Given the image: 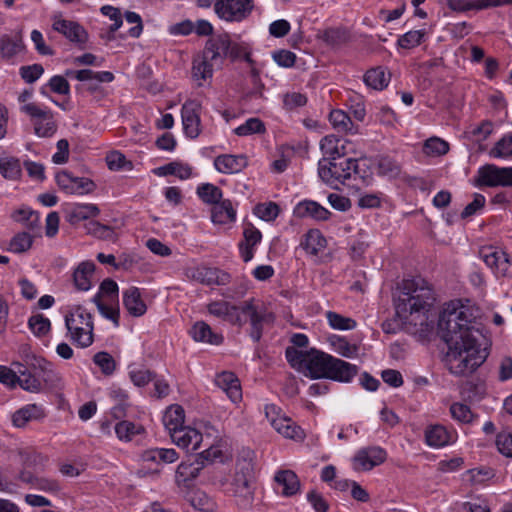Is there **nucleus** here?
I'll return each instance as SVG.
<instances>
[{
	"label": "nucleus",
	"mask_w": 512,
	"mask_h": 512,
	"mask_svg": "<svg viewBox=\"0 0 512 512\" xmlns=\"http://www.w3.org/2000/svg\"><path fill=\"white\" fill-rule=\"evenodd\" d=\"M438 334L448 346L445 365L455 376L472 374L488 357L487 340L475 327V316L468 306L447 304L439 316Z\"/></svg>",
	"instance_id": "f257e3e1"
},
{
	"label": "nucleus",
	"mask_w": 512,
	"mask_h": 512,
	"mask_svg": "<svg viewBox=\"0 0 512 512\" xmlns=\"http://www.w3.org/2000/svg\"><path fill=\"white\" fill-rule=\"evenodd\" d=\"M207 310L209 314L238 327H242L248 318L249 335L255 342L260 341L264 325L272 324L275 319L272 312L263 305L254 304L253 300L245 301L240 306L224 300L213 301L207 305Z\"/></svg>",
	"instance_id": "f03ea898"
},
{
	"label": "nucleus",
	"mask_w": 512,
	"mask_h": 512,
	"mask_svg": "<svg viewBox=\"0 0 512 512\" xmlns=\"http://www.w3.org/2000/svg\"><path fill=\"white\" fill-rule=\"evenodd\" d=\"M236 58L238 56V46L232 44L227 34L210 38L201 54L193 58L191 74L192 79L197 86H204L209 83L213 77L214 68L222 66L227 56Z\"/></svg>",
	"instance_id": "7ed1b4c3"
},
{
	"label": "nucleus",
	"mask_w": 512,
	"mask_h": 512,
	"mask_svg": "<svg viewBox=\"0 0 512 512\" xmlns=\"http://www.w3.org/2000/svg\"><path fill=\"white\" fill-rule=\"evenodd\" d=\"M434 301V292L426 280L420 277L405 279L395 300L396 314L400 318H409L427 313L432 310Z\"/></svg>",
	"instance_id": "20e7f679"
},
{
	"label": "nucleus",
	"mask_w": 512,
	"mask_h": 512,
	"mask_svg": "<svg viewBox=\"0 0 512 512\" xmlns=\"http://www.w3.org/2000/svg\"><path fill=\"white\" fill-rule=\"evenodd\" d=\"M65 325L70 339L80 348H87L94 341L92 315L81 306L75 307L65 316Z\"/></svg>",
	"instance_id": "39448f33"
},
{
	"label": "nucleus",
	"mask_w": 512,
	"mask_h": 512,
	"mask_svg": "<svg viewBox=\"0 0 512 512\" xmlns=\"http://www.w3.org/2000/svg\"><path fill=\"white\" fill-rule=\"evenodd\" d=\"M357 169L358 161L355 158L320 159L318 162L319 177L332 188H338L340 184H345L354 174H357Z\"/></svg>",
	"instance_id": "423d86ee"
},
{
	"label": "nucleus",
	"mask_w": 512,
	"mask_h": 512,
	"mask_svg": "<svg viewBox=\"0 0 512 512\" xmlns=\"http://www.w3.org/2000/svg\"><path fill=\"white\" fill-rule=\"evenodd\" d=\"M253 469L249 463H245L236 473L231 483L232 492L236 503L240 508L251 507L254 499Z\"/></svg>",
	"instance_id": "0eeeda50"
},
{
	"label": "nucleus",
	"mask_w": 512,
	"mask_h": 512,
	"mask_svg": "<svg viewBox=\"0 0 512 512\" xmlns=\"http://www.w3.org/2000/svg\"><path fill=\"white\" fill-rule=\"evenodd\" d=\"M22 111L30 116L37 136L51 137L56 133L57 124L50 110L42 109L35 103H28L22 107Z\"/></svg>",
	"instance_id": "6e6552de"
},
{
	"label": "nucleus",
	"mask_w": 512,
	"mask_h": 512,
	"mask_svg": "<svg viewBox=\"0 0 512 512\" xmlns=\"http://www.w3.org/2000/svg\"><path fill=\"white\" fill-rule=\"evenodd\" d=\"M253 9V0H216L215 13L228 22H240L247 18Z\"/></svg>",
	"instance_id": "1a4fd4ad"
},
{
	"label": "nucleus",
	"mask_w": 512,
	"mask_h": 512,
	"mask_svg": "<svg viewBox=\"0 0 512 512\" xmlns=\"http://www.w3.org/2000/svg\"><path fill=\"white\" fill-rule=\"evenodd\" d=\"M480 257L497 276L512 277V260L507 253L493 247H483Z\"/></svg>",
	"instance_id": "9d476101"
},
{
	"label": "nucleus",
	"mask_w": 512,
	"mask_h": 512,
	"mask_svg": "<svg viewBox=\"0 0 512 512\" xmlns=\"http://www.w3.org/2000/svg\"><path fill=\"white\" fill-rule=\"evenodd\" d=\"M201 103L197 100H187L181 109L182 124L185 134L194 139L201 133Z\"/></svg>",
	"instance_id": "9b49d317"
},
{
	"label": "nucleus",
	"mask_w": 512,
	"mask_h": 512,
	"mask_svg": "<svg viewBox=\"0 0 512 512\" xmlns=\"http://www.w3.org/2000/svg\"><path fill=\"white\" fill-rule=\"evenodd\" d=\"M387 458L386 451L378 446H372L360 449L353 458L354 468L356 470L369 471L375 466L385 462Z\"/></svg>",
	"instance_id": "f8f14e48"
},
{
	"label": "nucleus",
	"mask_w": 512,
	"mask_h": 512,
	"mask_svg": "<svg viewBox=\"0 0 512 512\" xmlns=\"http://www.w3.org/2000/svg\"><path fill=\"white\" fill-rule=\"evenodd\" d=\"M57 185L69 194H84L94 190L95 184L85 177H74L67 171L59 172L56 175Z\"/></svg>",
	"instance_id": "ddd939ff"
},
{
	"label": "nucleus",
	"mask_w": 512,
	"mask_h": 512,
	"mask_svg": "<svg viewBox=\"0 0 512 512\" xmlns=\"http://www.w3.org/2000/svg\"><path fill=\"white\" fill-rule=\"evenodd\" d=\"M332 355L317 349H310L307 359L306 375L313 379L326 378Z\"/></svg>",
	"instance_id": "4468645a"
},
{
	"label": "nucleus",
	"mask_w": 512,
	"mask_h": 512,
	"mask_svg": "<svg viewBox=\"0 0 512 512\" xmlns=\"http://www.w3.org/2000/svg\"><path fill=\"white\" fill-rule=\"evenodd\" d=\"M351 142L347 139L339 138L335 135H327L320 141L322 159L341 160L348 154V146Z\"/></svg>",
	"instance_id": "2eb2a0df"
},
{
	"label": "nucleus",
	"mask_w": 512,
	"mask_h": 512,
	"mask_svg": "<svg viewBox=\"0 0 512 512\" xmlns=\"http://www.w3.org/2000/svg\"><path fill=\"white\" fill-rule=\"evenodd\" d=\"M401 319L410 325L411 332L417 335L420 340L429 339L434 331L435 314L432 313V310Z\"/></svg>",
	"instance_id": "dca6fc26"
},
{
	"label": "nucleus",
	"mask_w": 512,
	"mask_h": 512,
	"mask_svg": "<svg viewBox=\"0 0 512 512\" xmlns=\"http://www.w3.org/2000/svg\"><path fill=\"white\" fill-rule=\"evenodd\" d=\"M170 437L173 443L178 447L185 449L187 452H194L198 450L203 440L202 434L198 430L189 426H183L182 428L172 432Z\"/></svg>",
	"instance_id": "f3484780"
},
{
	"label": "nucleus",
	"mask_w": 512,
	"mask_h": 512,
	"mask_svg": "<svg viewBox=\"0 0 512 512\" xmlns=\"http://www.w3.org/2000/svg\"><path fill=\"white\" fill-rule=\"evenodd\" d=\"M52 27L55 31L65 36L71 42L84 44L88 40V33L77 22L66 19H56L54 20Z\"/></svg>",
	"instance_id": "a211bd4d"
},
{
	"label": "nucleus",
	"mask_w": 512,
	"mask_h": 512,
	"mask_svg": "<svg viewBox=\"0 0 512 512\" xmlns=\"http://www.w3.org/2000/svg\"><path fill=\"white\" fill-rule=\"evenodd\" d=\"M358 373V367L340 358L332 357L326 379L348 383Z\"/></svg>",
	"instance_id": "6ab92c4d"
},
{
	"label": "nucleus",
	"mask_w": 512,
	"mask_h": 512,
	"mask_svg": "<svg viewBox=\"0 0 512 512\" xmlns=\"http://www.w3.org/2000/svg\"><path fill=\"white\" fill-rule=\"evenodd\" d=\"M503 173V167L486 164L478 169L474 185L477 187L503 186Z\"/></svg>",
	"instance_id": "aec40b11"
},
{
	"label": "nucleus",
	"mask_w": 512,
	"mask_h": 512,
	"mask_svg": "<svg viewBox=\"0 0 512 512\" xmlns=\"http://www.w3.org/2000/svg\"><path fill=\"white\" fill-rule=\"evenodd\" d=\"M47 413L42 405L28 404L18 409L12 415V422L15 427L24 428L31 421H41Z\"/></svg>",
	"instance_id": "412c9836"
},
{
	"label": "nucleus",
	"mask_w": 512,
	"mask_h": 512,
	"mask_svg": "<svg viewBox=\"0 0 512 512\" xmlns=\"http://www.w3.org/2000/svg\"><path fill=\"white\" fill-rule=\"evenodd\" d=\"M216 385L222 389L233 403H238L242 399V389L240 381L232 372L224 371L215 378Z\"/></svg>",
	"instance_id": "4be33fe9"
},
{
	"label": "nucleus",
	"mask_w": 512,
	"mask_h": 512,
	"mask_svg": "<svg viewBox=\"0 0 512 512\" xmlns=\"http://www.w3.org/2000/svg\"><path fill=\"white\" fill-rule=\"evenodd\" d=\"M245 155H219L214 160L215 169L223 174H235L241 172L247 166Z\"/></svg>",
	"instance_id": "5701e85b"
},
{
	"label": "nucleus",
	"mask_w": 512,
	"mask_h": 512,
	"mask_svg": "<svg viewBox=\"0 0 512 512\" xmlns=\"http://www.w3.org/2000/svg\"><path fill=\"white\" fill-rule=\"evenodd\" d=\"M243 238L239 243V251L243 261L249 262L254 256V247L261 242L262 234L249 223L244 227Z\"/></svg>",
	"instance_id": "b1692460"
},
{
	"label": "nucleus",
	"mask_w": 512,
	"mask_h": 512,
	"mask_svg": "<svg viewBox=\"0 0 512 512\" xmlns=\"http://www.w3.org/2000/svg\"><path fill=\"white\" fill-rule=\"evenodd\" d=\"M455 440V433L440 424L430 425L425 430V441L430 447H444Z\"/></svg>",
	"instance_id": "393cba45"
},
{
	"label": "nucleus",
	"mask_w": 512,
	"mask_h": 512,
	"mask_svg": "<svg viewBox=\"0 0 512 512\" xmlns=\"http://www.w3.org/2000/svg\"><path fill=\"white\" fill-rule=\"evenodd\" d=\"M193 278L205 285H226L231 277L218 268L200 267L195 270Z\"/></svg>",
	"instance_id": "a878e982"
},
{
	"label": "nucleus",
	"mask_w": 512,
	"mask_h": 512,
	"mask_svg": "<svg viewBox=\"0 0 512 512\" xmlns=\"http://www.w3.org/2000/svg\"><path fill=\"white\" fill-rule=\"evenodd\" d=\"M190 335L194 341L210 345H220L224 340L222 334L214 332L204 321L194 323L190 329Z\"/></svg>",
	"instance_id": "bb28decb"
},
{
	"label": "nucleus",
	"mask_w": 512,
	"mask_h": 512,
	"mask_svg": "<svg viewBox=\"0 0 512 512\" xmlns=\"http://www.w3.org/2000/svg\"><path fill=\"white\" fill-rule=\"evenodd\" d=\"M294 215L300 218L311 217L317 221H324L329 219L331 213L319 203L305 200L296 205Z\"/></svg>",
	"instance_id": "cd10ccee"
},
{
	"label": "nucleus",
	"mask_w": 512,
	"mask_h": 512,
	"mask_svg": "<svg viewBox=\"0 0 512 512\" xmlns=\"http://www.w3.org/2000/svg\"><path fill=\"white\" fill-rule=\"evenodd\" d=\"M275 482L282 488L281 494L285 497H291L296 495L301 488V483L292 470H280L275 474Z\"/></svg>",
	"instance_id": "c85d7f7f"
},
{
	"label": "nucleus",
	"mask_w": 512,
	"mask_h": 512,
	"mask_svg": "<svg viewBox=\"0 0 512 512\" xmlns=\"http://www.w3.org/2000/svg\"><path fill=\"white\" fill-rule=\"evenodd\" d=\"M123 305L130 315L140 317L146 313L147 306L142 300L140 290L130 287L123 292Z\"/></svg>",
	"instance_id": "c756f323"
},
{
	"label": "nucleus",
	"mask_w": 512,
	"mask_h": 512,
	"mask_svg": "<svg viewBox=\"0 0 512 512\" xmlns=\"http://www.w3.org/2000/svg\"><path fill=\"white\" fill-rule=\"evenodd\" d=\"M95 271V264L92 261L81 262L73 272V282L80 291H88L91 288V279Z\"/></svg>",
	"instance_id": "7c9ffc66"
},
{
	"label": "nucleus",
	"mask_w": 512,
	"mask_h": 512,
	"mask_svg": "<svg viewBox=\"0 0 512 512\" xmlns=\"http://www.w3.org/2000/svg\"><path fill=\"white\" fill-rule=\"evenodd\" d=\"M99 213L100 209L95 204H76L67 211L66 218L71 225H76L81 221L98 216Z\"/></svg>",
	"instance_id": "2f4dec72"
},
{
	"label": "nucleus",
	"mask_w": 512,
	"mask_h": 512,
	"mask_svg": "<svg viewBox=\"0 0 512 512\" xmlns=\"http://www.w3.org/2000/svg\"><path fill=\"white\" fill-rule=\"evenodd\" d=\"M236 219V211L228 199L215 204L211 211V220L215 224H228Z\"/></svg>",
	"instance_id": "473e14b6"
},
{
	"label": "nucleus",
	"mask_w": 512,
	"mask_h": 512,
	"mask_svg": "<svg viewBox=\"0 0 512 512\" xmlns=\"http://www.w3.org/2000/svg\"><path fill=\"white\" fill-rule=\"evenodd\" d=\"M203 466L204 462L198 459H195L193 462H182L179 464L175 473L177 485H185L187 482L195 479Z\"/></svg>",
	"instance_id": "72a5a7b5"
},
{
	"label": "nucleus",
	"mask_w": 512,
	"mask_h": 512,
	"mask_svg": "<svg viewBox=\"0 0 512 512\" xmlns=\"http://www.w3.org/2000/svg\"><path fill=\"white\" fill-rule=\"evenodd\" d=\"M66 76L74 77L79 81H89V82H97V83H109L114 80L113 73L109 71H93L91 69H82V70H68L66 71Z\"/></svg>",
	"instance_id": "f704fd0d"
},
{
	"label": "nucleus",
	"mask_w": 512,
	"mask_h": 512,
	"mask_svg": "<svg viewBox=\"0 0 512 512\" xmlns=\"http://www.w3.org/2000/svg\"><path fill=\"white\" fill-rule=\"evenodd\" d=\"M329 121L332 127L339 133L356 134L358 132V125H355L349 115L343 110L331 111Z\"/></svg>",
	"instance_id": "c9c22d12"
},
{
	"label": "nucleus",
	"mask_w": 512,
	"mask_h": 512,
	"mask_svg": "<svg viewBox=\"0 0 512 512\" xmlns=\"http://www.w3.org/2000/svg\"><path fill=\"white\" fill-rule=\"evenodd\" d=\"M185 412L182 406L174 404L167 408L163 416V423L169 434L182 428L184 425Z\"/></svg>",
	"instance_id": "e433bc0d"
},
{
	"label": "nucleus",
	"mask_w": 512,
	"mask_h": 512,
	"mask_svg": "<svg viewBox=\"0 0 512 512\" xmlns=\"http://www.w3.org/2000/svg\"><path fill=\"white\" fill-rule=\"evenodd\" d=\"M272 427L281 435L290 439L302 438L303 431L287 417L273 418Z\"/></svg>",
	"instance_id": "4c0bfd02"
},
{
	"label": "nucleus",
	"mask_w": 512,
	"mask_h": 512,
	"mask_svg": "<svg viewBox=\"0 0 512 512\" xmlns=\"http://www.w3.org/2000/svg\"><path fill=\"white\" fill-rule=\"evenodd\" d=\"M333 351L345 358H354L358 355L359 347L350 343L346 338L332 335L328 338Z\"/></svg>",
	"instance_id": "58836bf2"
},
{
	"label": "nucleus",
	"mask_w": 512,
	"mask_h": 512,
	"mask_svg": "<svg viewBox=\"0 0 512 512\" xmlns=\"http://www.w3.org/2000/svg\"><path fill=\"white\" fill-rule=\"evenodd\" d=\"M14 366L18 368V385L29 392L38 393L42 389L40 380L29 372L21 363H14Z\"/></svg>",
	"instance_id": "ea45409f"
},
{
	"label": "nucleus",
	"mask_w": 512,
	"mask_h": 512,
	"mask_svg": "<svg viewBox=\"0 0 512 512\" xmlns=\"http://www.w3.org/2000/svg\"><path fill=\"white\" fill-rule=\"evenodd\" d=\"M363 79L368 87L374 90H382L388 86L390 75L386 74L382 67H376L369 69L364 74Z\"/></svg>",
	"instance_id": "a19ab883"
},
{
	"label": "nucleus",
	"mask_w": 512,
	"mask_h": 512,
	"mask_svg": "<svg viewBox=\"0 0 512 512\" xmlns=\"http://www.w3.org/2000/svg\"><path fill=\"white\" fill-rule=\"evenodd\" d=\"M14 221L24 225L29 231L35 232L40 229L39 214L29 208H21L12 214Z\"/></svg>",
	"instance_id": "79ce46f5"
},
{
	"label": "nucleus",
	"mask_w": 512,
	"mask_h": 512,
	"mask_svg": "<svg viewBox=\"0 0 512 512\" xmlns=\"http://www.w3.org/2000/svg\"><path fill=\"white\" fill-rule=\"evenodd\" d=\"M326 240L317 229L309 230L301 241L302 248L311 255H317L325 247Z\"/></svg>",
	"instance_id": "37998d69"
},
{
	"label": "nucleus",
	"mask_w": 512,
	"mask_h": 512,
	"mask_svg": "<svg viewBox=\"0 0 512 512\" xmlns=\"http://www.w3.org/2000/svg\"><path fill=\"white\" fill-rule=\"evenodd\" d=\"M0 173L7 180L15 181L20 179L22 169L19 159L12 156H1Z\"/></svg>",
	"instance_id": "c03bdc74"
},
{
	"label": "nucleus",
	"mask_w": 512,
	"mask_h": 512,
	"mask_svg": "<svg viewBox=\"0 0 512 512\" xmlns=\"http://www.w3.org/2000/svg\"><path fill=\"white\" fill-rule=\"evenodd\" d=\"M115 433L120 441H131L136 435L142 434L144 428L133 422L123 420L118 422L114 427Z\"/></svg>",
	"instance_id": "a18cd8bd"
},
{
	"label": "nucleus",
	"mask_w": 512,
	"mask_h": 512,
	"mask_svg": "<svg viewBox=\"0 0 512 512\" xmlns=\"http://www.w3.org/2000/svg\"><path fill=\"white\" fill-rule=\"evenodd\" d=\"M190 502L195 509L202 512H214L217 508L214 499L200 490L192 494Z\"/></svg>",
	"instance_id": "49530a36"
},
{
	"label": "nucleus",
	"mask_w": 512,
	"mask_h": 512,
	"mask_svg": "<svg viewBox=\"0 0 512 512\" xmlns=\"http://www.w3.org/2000/svg\"><path fill=\"white\" fill-rule=\"evenodd\" d=\"M111 397L116 402V404L111 409L113 417L116 419L125 417L127 408L129 406V396L127 392L122 389H116L111 392Z\"/></svg>",
	"instance_id": "de8ad7c7"
},
{
	"label": "nucleus",
	"mask_w": 512,
	"mask_h": 512,
	"mask_svg": "<svg viewBox=\"0 0 512 512\" xmlns=\"http://www.w3.org/2000/svg\"><path fill=\"white\" fill-rule=\"evenodd\" d=\"M197 195L207 204H217L222 199V191L217 186L205 183L197 188Z\"/></svg>",
	"instance_id": "09e8293b"
},
{
	"label": "nucleus",
	"mask_w": 512,
	"mask_h": 512,
	"mask_svg": "<svg viewBox=\"0 0 512 512\" xmlns=\"http://www.w3.org/2000/svg\"><path fill=\"white\" fill-rule=\"evenodd\" d=\"M449 151L448 142L438 137H431L427 139L423 145V153L427 156H442Z\"/></svg>",
	"instance_id": "8fccbe9b"
},
{
	"label": "nucleus",
	"mask_w": 512,
	"mask_h": 512,
	"mask_svg": "<svg viewBox=\"0 0 512 512\" xmlns=\"http://www.w3.org/2000/svg\"><path fill=\"white\" fill-rule=\"evenodd\" d=\"M448 5L452 10L459 12L490 8L489 0H448Z\"/></svg>",
	"instance_id": "3c124183"
},
{
	"label": "nucleus",
	"mask_w": 512,
	"mask_h": 512,
	"mask_svg": "<svg viewBox=\"0 0 512 512\" xmlns=\"http://www.w3.org/2000/svg\"><path fill=\"white\" fill-rule=\"evenodd\" d=\"M326 318L333 329L352 330L356 327V321L354 319L345 317L333 311H328L326 313Z\"/></svg>",
	"instance_id": "603ef678"
},
{
	"label": "nucleus",
	"mask_w": 512,
	"mask_h": 512,
	"mask_svg": "<svg viewBox=\"0 0 512 512\" xmlns=\"http://www.w3.org/2000/svg\"><path fill=\"white\" fill-rule=\"evenodd\" d=\"M265 125L259 118H249L244 124L234 129V133L238 136H248L255 133H264Z\"/></svg>",
	"instance_id": "864d4df0"
},
{
	"label": "nucleus",
	"mask_w": 512,
	"mask_h": 512,
	"mask_svg": "<svg viewBox=\"0 0 512 512\" xmlns=\"http://www.w3.org/2000/svg\"><path fill=\"white\" fill-rule=\"evenodd\" d=\"M33 243L32 236L27 232L17 233L9 243V250L14 253H23L30 249Z\"/></svg>",
	"instance_id": "5fc2aeb1"
},
{
	"label": "nucleus",
	"mask_w": 512,
	"mask_h": 512,
	"mask_svg": "<svg viewBox=\"0 0 512 512\" xmlns=\"http://www.w3.org/2000/svg\"><path fill=\"white\" fill-rule=\"evenodd\" d=\"M512 155V134L503 136L490 150L493 158H507Z\"/></svg>",
	"instance_id": "6e6d98bb"
},
{
	"label": "nucleus",
	"mask_w": 512,
	"mask_h": 512,
	"mask_svg": "<svg viewBox=\"0 0 512 512\" xmlns=\"http://www.w3.org/2000/svg\"><path fill=\"white\" fill-rule=\"evenodd\" d=\"M254 213L260 219L270 222L278 217L280 209L275 202H268L256 205Z\"/></svg>",
	"instance_id": "4d7b16f0"
},
{
	"label": "nucleus",
	"mask_w": 512,
	"mask_h": 512,
	"mask_svg": "<svg viewBox=\"0 0 512 512\" xmlns=\"http://www.w3.org/2000/svg\"><path fill=\"white\" fill-rule=\"evenodd\" d=\"M450 413L454 420L463 424H469L474 419V414L470 407L463 403H453L450 406Z\"/></svg>",
	"instance_id": "13d9d810"
},
{
	"label": "nucleus",
	"mask_w": 512,
	"mask_h": 512,
	"mask_svg": "<svg viewBox=\"0 0 512 512\" xmlns=\"http://www.w3.org/2000/svg\"><path fill=\"white\" fill-rule=\"evenodd\" d=\"M85 228L88 234H91L100 239L111 240L115 236L114 230L111 227L103 225L97 221L88 222L85 225Z\"/></svg>",
	"instance_id": "bf43d9fd"
},
{
	"label": "nucleus",
	"mask_w": 512,
	"mask_h": 512,
	"mask_svg": "<svg viewBox=\"0 0 512 512\" xmlns=\"http://www.w3.org/2000/svg\"><path fill=\"white\" fill-rule=\"evenodd\" d=\"M94 363L101 369L105 375H111L116 369L114 358L107 352H98L93 357Z\"/></svg>",
	"instance_id": "052dcab7"
},
{
	"label": "nucleus",
	"mask_w": 512,
	"mask_h": 512,
	"mask_svg": "<svg viewBox=\"0 0 512 512\" xmlns=\"http://www.w3.org/2000/svg\"><path fill=\"white\" fill-rule=\"evenodd\" d=\"M424 36V30L409 31L398 39V45L404 49L414 48L421 44Z\"/></svg>",
	"instance_id": "680f3d73"
},
{
	"label": "nucleus",
	"mask_w": 512,
	"mask_h": 512,
	"mask_svg": "<svg viewBox=\"0 0 512 512\" xmlns=\"http://www.w3.org/2000/svg\"><path fill=\"white\" fill-rule=\"evenodd\" d=\"M309 351H298L292 347L286 349L287 361L293 368L306 369Z\"/></svg>",
	"instance_id": "e2e57ef3"
},
{
	"label": "nucleus",
	"mask_w": 512,
	"mask_h": 512,
	"mask_svg": "<svg viewBox=\"0 0 512 512\" xmlns=\"http://www.w3.org/2000/svg\"><path fill=\"white\" fill-rule=\"evenodd\" d=\"M22 48V44L18 40H13L6 36L0 39V54L4 58H12L18 54Z\"/></svg>",
	"instance_id": "0e129e2a"
},
{
	"label": "nucleus",
	"mask_w": 512,
	"mask_h": 512,
	"mask_svg": "<svg viewBox=\"0 0 512 512\" xmlns=\"http://www.w3.org/2000/svg\"><path fill=\"white\" fill-rule=\"evenodd\" d=\"M106 163L108 168L112 171H119L125 168H132V163L130 161H127L126 157L118 151H113L107 154Z\"/></svg>",
	"instance_id": "69168bd1"
},
{
	"label": "nucleus",
	"mask_w": 512,
	"mask_h": 512,
	"mask_svg": "<svg viewBox=\"0 0 512 512\" xmlns=\"http://www.w3.org/2000/svg\"><path fill=\"white\" fill-rule=\"evenodd\" d=\"M28 325L36 336H43L50 330L49 319L40 314L31 316Z\"/></svg>",
	"instance_id": "338daca9"
},
{
	"label": "nucleus",
	"mask_w": 512,
	"mask_h": 512,
	"mask_svg": "<svg viewBox=\"0 0 512 512\" xmlns=\"http://www.w3.org/2000/svg\"><path fill=\"white\" fill-rule=\"evenodd\" d=\"M348 38V32L341 28H330L323 33V40L330 45H340L345 43Z\"/></svg>",
	"instance_id": "774afa93"
}]
</instances>
